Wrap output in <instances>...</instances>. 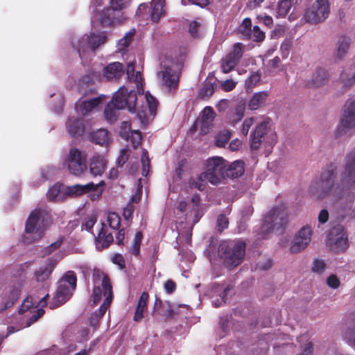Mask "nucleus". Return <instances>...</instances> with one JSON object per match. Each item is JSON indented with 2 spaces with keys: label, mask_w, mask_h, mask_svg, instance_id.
I'll return each mask as SVG.
<instances>
[{
  "label": "nucleus",
  "mask_w": 355,
  "mask_h": 355,
  "mask_svg": "<svg viewBox=\"0 0 355 355\" xmlns=\"http://www.w3.org/2000/svg\"><path fill=\"white\" fill-rule=\"evenodd\" d=\"M49 297L48 293L44 294L43 296H29L26 297L22 302L19 313L20 314H26V316L31 317L27 319L26 324L24 327H30L33 323L36 322L44 313L43 307L46 304V298Z\"/></svg>",
  "instance_id": "obj_8"
},
{
  "label": "nucleus",
  "mask_w": 355,
  "mask_h": 355,
  "mask_svg": "<svg viewBox=\"0 0 355 355\" xmlns=\"http://www.w3.org/2000/svg\"><path fill=\"white\" fill-rule=\"evenodd\" d=\"M141 162L142 164V175L147 176L150 168V160L147 156V150L145 149L142 150Z\"/></svg>",
  "instance_id": "obj_49"
},
{
  "label": "nucleus",
  "mask_w": 355,
  "mask_h": 355,
  "mask_svg": "<svg viewBox=\"0 0 355 355\" xmlns=\"http://www.w3.org/2000/svg\"><path fill=\"white\" fill-rule=\"evenodd\" d=\"M97 218L95 215H89L87 216L83 224H82V229H85L87 231H90L92 228L94 227V224L96 223Z\"/></svg>",
  "instance_id": "obj_55"
},
{
  "label": "nucleus",
  "mask_w": 355,
  "mask_h": 355,
  "mask_svg": "<svg viewBox=\"0 0 355 355\" xmlns=\"http://www.w3.org/2000/svg\"><path fill=\"white\" fill-rule=\"evenodd\" d=\"M89 139L96 144L107 147L112 141V135L104 128H100L89 134Z\"/></svg>",
  "instance_id": "obj_27"
},
{
  "label": "nucleus",
  "mask_w": 355,
  "mask_h": 355,
  "mask_svg": "<svg viewBox=\"0 0 355 355\" xmlns=\"http://www.w3.org/2000/svg\"><path fill=\"white\" fill-rule=\"evenodd\" d=\"M328 78L327 71L322 68L317 69L312 76V84L315 87H320L324 85Z\"/></svg>",
  "instance_id": "obj_39"
},
{
  "label": "nucleus",
  "mask_w": 355,
  "mask_h": 355,
  "mask_svg": "<svg viewBox=\"0 0 355 355\" xmlns=\"http://www.w3.org/2000/svg\"><path fill=\"white\" fill-rule=\"evenodd\" d=\"M135 35V31H130L120 39L116 44V52L121 53L122 55L128 51L130 45Z\"/></svg>",
  "instance_id": "obj_36"
},
{
  "label": "nucleus",
  "mask_w": 355,
  "mask_h": 355,
  "mask_svg": "<svg viewBox=\"0 0 355 355\" xmlns=\"http://www.w3.org/2000/svg\"><path fill=\"white\" fill-rule=\"evenodd\" d=\"M120 135L127 141H130L134 148L141 144V132L139 130H131V124L128 121H123L121 123Z\"/></svg>",
  "instance_id": "obj_24"
},
{
  "label": "nucleus",
  "mask_w": 355,
  "mask_h": 355,
  "mask_svg": "<svg viewBox=\"0 0 355 355\" xmlns=\"http://www.w3.org/2000/svg\"><path fill=\"white\" fill-rule=\"evenodd\" d=\"M102 0H92L93 19L98 21L103 26H111L120 23L121 19L112 16L113 10L110 8L101 9Z\"/></svg>",
  "instance_id": "obj_16"
},
{
  "label": "nucleus",
  "mask_w": 355,
  "mask_h": 355,
  "mask_svg": "<svg viewBox=\"0 0 355 355\" xmlns=\"http://www.w3.org/2000/svg\"><path fill=\"white\" fill-rule=\"evenodd\" d=\"M105 183L101 181L98 184L90 182L86 184H74L71 186H65V197L73 198L78 197L85 193H89V197L92 201L99 199L103 193L102 187Z\"/></svg>",
  "instance_id": "obj_14"
},
{
  "label": "nucleus",
  "mask_w": 355,
  "mask_h": 355,
  "mask_svg": "<svg viewBox=\"0 0 355 355\" xmlns=\"http://www.w3.org/2000/svg\"><path fill=\"white\" fill-rule=\"evenodd\" d=\"M65 186L60 183H55L49 188L46 193V197L49 200L60 201L66 198Z\"/></svg>",
  "instance_id": "obj_34"
},
{
  "label": "nucleus",
  "mask_w": 355,
  "mask_h": 355,
  "mask_svg": "<svg viewBox=\"0 0 355 355\" xmlns=\"http://www.w3.org/2000/svg\"><path fill=\"white\" fill-rule=\"evenodd\" d=\"M182 65L181 62L171 59H166L161 62L157 78L159 83L167 91L178 87Z\"/></svg>",
  "instance_id": "obj_5"
},
{
  "label": "nucleus",
  "mask_w": 355,
  "mask_h": 355,
  "mask_svg": "<svg viewBox=\"0 0 355 355\" xmlns=\"http://www.w3.org/2000/svg\"><path fill=\"white\" fill-rule=\"evenodd\" d=\"M205 182H207V180H201L200 175L196 178H191L189 182L190 188H196L199 191H202L205 189L206 184Z\"/></svg>",
  "instance_id": "obj_47"
},
{
  "label": "nucleus",
  "mask_w": 355,
  "mask_h": 355,
  "mask_svg": "<svg viewBox=\"0 0 355 355\" xmlns=\"http://www.w3.org/2000/svg\"><path fill=\"white\" fill-rule=\"evenodd\" d=\"M76 277L73 271L67 272L58 283L56 292L49 304L51 309H55L65 303L71 297L76 287Z\"/></svg>",
  "instance_id": "obj_7"
},
{
  "label": "nucleus",
  "mask_w": 355,
  "mask_h": 355,
  "mask_svg": "<svg viewBox=\"0 0 355 355\" xmlns=\"http://www.w3.org/2000/svg\"><path fill=\"white\" fill-rule=\"evenodd\" d=\"M142 240V234L141 232H137L134 240L131 244V246L130 247L129 252L137 256L139 254L140 252V246H141V242Z\"/></svg>",
  "instance_id": "obj_44"
},
{
  "label": "nucleus",
  "mask_w": 355,
  "mask_h": 355,
  "mask_svg": "<svg viewBox=\"0 0 355 355\" xmlns=\"http://www.w3.org/2000/svg\"><path fill=\"white\" fill-rule=\"evenodd\" d=\"M128 150L126 148L120 150L119 155L116 159V163L119 166L123 165L128 159Z\"/></svg>",
  "instance_id": "obj_59"
},
{
  "label": "nucleus",
  "mask_w": 355,
  "mask_h": 355,
  "mask_svg": "<svg viewBox=\"0 0 355 355\" xmlns=\"http://www.w3.org/2000/svg\"><path fill=\"white\" fill-rule=\"evenodd\" d=\"M165 0H152L150 2V16L152 21L158 22L166 15Z\"/></svg>",
  "instance_id": "obj_28"
},
{
  "label": "nucleus",
  "mask_w": 355,
  "mask_h": 355,
  "mask_svg": "<svg viewBox=\"0 0 355 355\" xmlns=\"http://www.w3.org/2000/svg\"><path fill=\"white\" fill-rule=\"evenodd\" d=\"M245 244L236 241L234 244L222 242L218 248V253L227 267H235L240 264L245 256Z\"/></svg>",
  "instance_id": "obj_11"
},
{
  "label": "nucleus",
  "mask_w": 355,
  "mask_h": 355,
  "mask_svg": "<svg viewBox=\"0 0 355 355\" xmlns=\"http://www.w3.org/2000/svg\"><path fill=\"white\" fill-rule=\"evenodd\" d=\"M288 222V211L281 206L272 209L264 218L261 232L267 234L272 231H280Z\"/></svg>",
  "instance_id": "obj_12"
},
{
  "label": "nucleus",
  "mask_w": 355,
  "mask_h": 355,
  "mask_svg": "<svg viewBox=\"0 0 355 355\" xmlns=\"http://www.w3.org/2000/svg\"><path fill=\"white\" fill-rule=\"evenodd\" d=\"M260 79L261 73L258 71L253 72L245 80V85L247 87L252 88L260 81Z\"/></svg>",
  "instance_id": "obj_53"
},
{
  "label": "nucleus",
  "mask_w": 355,
  "mask_h": 355,
  "mask_svg": "<svg viewBox=\"0 0 355 355\" xmlns=\"http://www.w3.org/2000/svg\"><path fill=\"white\" fill-rule=\"evenodd\" d=\"M17 297H18V291L17 290L13 289V290L10 291L9 295H8V301L4 304V308L6 309L8 307L12 306L14 302L16 301Z\"/></svg>",
  "instance_id": "obj_61"
},
{
  "label": "nucleus",
  "mask_w": 355,
  "mask_h": 355,
  "mask_svg": "<svg viewBox=\"0 0 355 355\" xmlns=\"http://www.w3.org/2000/svg\"><path fill=\"white\" fill-rule=\"evenodd\" d=\"M352 39L347 35H341L336 42V56L339 59H343L347 54Z\"/></svg>",
  "instance_id": "obj_31"
},
{
  "label": "nucleus",
  "mask_w": 355,
  "mask_h": 355,
  "mask_svg": "<svg viewBox=\"0 0 355 355\" xmlns=\"http://www.w3.org/2000/svg\"><path fill=\"white\" fill-rule=\"evenodd\" d=\"M137 95L133 90H128L125 87H121L116 91L112 98L110 104H108L104 112L105 117L108 121L115 119L116 111L112 109V106L116 110L127 108L130 112L136 110Z\"/></svg>",
  "instance_id": "obj_4"
},
{
  "label": "nucleus",
  "mask_w": 355,
  "mask_h": 355,
  "mask_svg": "<svg viewBox=\"0 0 355 355\" xmlns=\"http://www.w3.org/2000/svg\"><path fill=\"white\" fill-rule=\"evenodd\" d=\"M215 112L211 107H205L202 111L201 119L213 123L215 118Z\"/></svg>",
  "instance_id": "obj_52"
},
{
  "label": "nucleus",
  "mask_w": 355,
  "mask_h": 355,
  "mask_svg": "<svg viewBox=\"0 0 355 355\" xmlns=\"http://www.w3.org/2000/svg\"><path fill=\"white\" fill-rule=\"evenodd\" d=\"M113 236L111 234L107 233L104 223H101V230L96 237L97 248H98V244H101L102 248H107L113 242Z\"/></svg>",
  "instance_id": "obj_37"
},
{
  "label": "nucleus",
  "mask_w": 355,
  "mask_h": 355,
  "mask_svg": "<svg viewBox=\"0 0 355 355\" xmlns=\"http://www.w3.org/2000/svg\"><path fill=\"white\" fill-rule=\"evenodd\" d=\"M103 95L89 98V99H79L75 105L76 110L78 114L86 115L93 110L96 109L97 106L102 102Z\"/></svg>",
  "instance_id": "obj_23"
},
{
  "label": "nucleus",
  "mask_w": 355,
  "mask_h": 355,
  "mask_svg": "<svg viewBox=\"0 0 355 355\" xmlns=\"http://www.w3.org/2000/svg\"><path fill=\"white\" fill-rule=\"evenodd\" d=\"M245 104L242 101L232 106V110L227 113L226 120L228 123L234 126L244 116Z\"/></svg>",
  "instance_id": "obj_25"
},
{
  "label": "nucleus",
  "mask_w": 355,
  "mask_h": 355,
  "mask_svg": "<svg viewBox=\"0 0 355 355\" xmlns=\"http://www.w3.org/2000/svg\"><path fill=\"white\" fill-rule=\"evenodd\" d=\"M87 155L76 148H71L64 159L63 164L67 167L70 174L80 176L86 170Z\"/></svg>",
  "instance_id": "obj_15"
},
{
  "label": "nucleus",
  "mask_w": 355,
  "mask_h": 355,
  "mask_svg": "<svg viewBox=\"0 0 355 355\" xmlns=\"http://www.w3.org/2000/svg\"><path fill=\"white\" fill-rule=\"evenodd\" d=\"M148 300V293L144 292L138 301L136 311L134 316V320L135 321L141 320L144 317V312L146 309L147 302Z\"/></svg>",
  "instance_id": "obj_38"
},
{
  "label": "nucleus",
  "mask_w": 355,
  "mask_h": 355,
  "mask_svg": "<svg viewBox=\"0 0 355 355\" xmlns=\"http://www.w3.org/2000/svg\"><path fill=\"white\" fill-rule=\"evenodd\" d=\"M50 216L43 209H35L29 215L23 235L25 243H32L41 239L49 224Z\"/></svg>",
  "instance_id": "obj_3"
},
{
  "label": "nucleus",
  "mask_w": 355,
  "mask_h": 355,
  "mask_svg": "<svg viewBox=\"0 0 355 355\" xmlns=\"http://www.w3.org/2000/svg\"><path fill=\"white\" fill-rule=\"evenodd\" d=\"M270 119L265 118L258 123L250 136V147L252 150H258L262 144L274 146L277 140V134L270 128Z\"/></svg>",
  "instance_id": "obj_6"
},
{
  "label": "nucleus",
  "mask_w": 355,
  "mask_h": 355,
  "mask_svg": "<svg viewBox=\"0 0 355 355\" xmlns=\"http://www.w3.org/2000/svg\"><path fill=\"white\" fill-rule=\"evenodd\" d=\"M231 131L229 130H223L216 136L215 144L218 147H225L227 141L231 137Z\"/></svg>",
  "instance_id": "obj_42"
},
{
  "label": "nucleus",
  "mask_w": 355,
  "mask_h": 355,
  "mask_svg": "<svg viewBox=\"0 0 355 355\" xmlns=\"http://www.w3.org/2000/svg\"><path fill=\"white\" fill-rule=\"evenodd\" d=\"M312 236V228L309 225L301 227L295 234L290 246L292 253H298L304 250L310 243Z\"/></svg>",
  "instance_id": "obj_18"
},
{
  "label": "nucleus",
  "mask_w": 355,
  "mask_h": 355,
  "mask_svg": "<svg viewBox=\"0 0 355 355\" xmlns=\"http://www.w3.org/2000/svg\"><path fill=\"white\" fill-rule=\"evenodd\" d=\"M265 38V33L263 32L259 26H255L252 29L251 35L246 39H252L255 42L263 41Z\"/></svg>",
  "instance_id": "obj_48"
},
{
  "label": "nucleus",
  "mask_w": 355,
  "mask_h": 355,
  "mask_svg": "<svg viewBox=\"0 0 355 355\" xmlns=\"http://www.w3.org/2000/svg\"><path fill=\"white\" fill-rule=\"evenodd\" d=\"M326 269V263L324 261L320 259L315 260L312 270L314 272L322 274Z\"/></svg>",
  "instance_id": "obj_58"
},
{
  "label": "nucleus",
  "mask_w": 355,
  "mask_h": 355,
  "mask_svg": "<svg viewBox=\"0 0 355 355\" xmlns=\"http://www.w3.org/2000/svg\"><path fill=\"white\" fill-rule=\"evenodd\" d=\"M245 172V164L241 160H236L228 164L225 160V180L227 178H238Z\"/></svg>",
  "instance_id": "obj_26"
},
{
  "label": "nucleus",
  "mask_w": 355,
  "mask_h": 355,
  "mask_svg": "<svg viewBox=\"0 0 355 355\" xmlns=\"http://www.w3.org/2000/svg\"><path fill=\"white\" fill-rule=\"evenodd\" d=\"M107 221L112 229L117 230L120 226L121 218L116 213L109 212L107 216Z\"/></svg>",
  "instance_id": "obj_45"
},
{
  "label": "nucleus",
  "mask_w": 355,
  "mask_h": 355,
  "mask_svg": "<svg viewBox=\"0 0 355 355\" xmlns=\"http://www.w3.org/2000/svg\"><path fill=\"white\" fill-rule=\"evenodd\" d=\"M200 202V196L196 194L193 196L191 202H189V207H191L193 211L195 214V218L193 219V223H196L199 220L200 216H198V214L197 213L198 211V203Z\"/></svg>",
  "instance_id": "obj_50"
},
{
  "label": "nucleus",
  "mask_w": 355,
  "mask_h": 355,
  "mask_svg": "<svg viewBox=\"0 0 355 355\" xmlns=\"http://www.w3.org/2000/svg\"><path fill=\"white\" fill-rule=\"evenodd\" d=\"M327 285L332 289H337L340 287L341 282L336 275H329L326 280Z\"/></svg>",
  "instance_id": "obj_56"
},
{
  "label": "nucleus",
  "mask_w": 355,
  "mask_h": 355,
  "mask_svg": "<svg viewBox=\"0 0 355 355\" xmlns=\"http://www.w3.org/2000/svg\"><path fill=\"white\" fill-rule=\"evenodd\" d=\"M225 171V159L222 157H211L206 160L205 171L200 174V178L217 186L224 183Z\"/></svg>",
  "instance_id": "obj_10"
},
{
  "label": "nucleus",
  "mask_w": 355,
  "mask_h": 355,
  "mask_svg": "<svg viewBox=\"0 0 355 355\" xmlns=\"http://www.w3.org/2000/svg\"><path fill=\"white\" fill-rule=\"evenodd\" d=\"M267 91H261L255 92L248 102V107L250 110H257L266 104L268 97Z\"/></svg>",
  "instance_id": "obj_30"
},
{
  "label": "nucleus",
  "mask_w": 355,
  "mask_h": 355,
  "mask_svg": "<svg viewBox=\"0 0 355 355\" xmlns=\"http://www.w3.org/2000/svg\"><path fill=\"white\" fill-rule=\"evenodd\" d=\"M107 159L103 155H95L91 159L89 169L94 176H101L105 171Z\"/></svg>",
  "instance_id": "obj_29"
},
{
  "label": "nucleus",
  "mask_w": 355,
  "mask_h": 355,
  "mask_svg": "<svg viewBox=\"0 0 355 355\" xmlns=\"http://www.w3.org/2000/svg\"><path fill=\"white\" fill-rule=\"evenodd\" d=\"M126 74L130 81L136 84L137 92L139 94L143 90L142 78L139 71L135 72V62H130L126 68Z\"/></svg>",
  "instance_id": "obj_35"
},
{
  "label": "nucleus",
  "mask_w": 355,
  "mask_h": 355,
  "mask_svg": "<svg viewBox=\"0 0 355 355\" xmlns=\"http://www.w3.org/2000/svg\"><path fill=\"white\" fill-rule=\"evenodd\" d=\"M292 3L290 0H281L277 6V15L281 17H285L290 11Z\"/></svg>",
  "instance_id": "obj_43"
},
{
  "label": "nucleus",
  "mask_w": 355,
  "mask_h": 355,
  "mask_svg": "<svg viewBox=\"0 0 355 355\" xmlns=\"http://www.w3.org/2000/svg\"><path fill=\"white\" fill-rule=\"evenodd\" d=\"M230 291V288L227 286V288L223 290V292L219 294L220 299H218L216 301H213V304L216 307L220 306L223 302H226L225 295ZM222 291L221 288H216L214 291L215 293H220Z\"/></svg>",
  "instance_id": "obj_54"
},
{
  "label": "nucleus",
  "mask_w": 355,
  "mask_h": 355,
  "mask_svg": "<svg viewBox=\"0 0 355 355\" xmlns=\"http://www.w3.org/2000/svg\"><path fill=\"white\" fill-rule=\"evenodd\" d=\"M212 125L213 123L200 119L193 124L191 128V130L194 131L197 129H199L200 133L201 135H206L210 131Z\"/></svg>",
  "instance_id": "obj_41"
},
{
  "label": "nucleus",
  "mask_w": 355,
  "mask_h": 355,
  "mask_svg": "<svg viewBox=\"0 0 355 355\" xmlns=\"http://www.w3.org/2000/svg\"><path fill=\"white\" fill-rule=\"evenodd\" d=\"M329 241L334 250L338 252L345 251L349 245L347 229L340 225L332 227L329 232Z\"/></svg>",
  "instance_id": "obj_17"
},
{
  "label": "nucleus",
  "mask_w": 355,
  "mask_h": 355,
  "mask_svg": "<svg viewBox=\"0 0 355 355\" xmlns=\"http://www.w3.org/2000/svg\"><path fill=\"white\" fill-rule=\"evenodd\" d=\"M68 132L73 137L81 135L84 132V125L80 119L75 116L69 118L67 122Z\"/></svg>",
  "instance_id": "obj_33"
},
{
  "label": "nucleus",
  "mask_w": 355,
  "mask_h": 355,
  "mask_svg": "<svg viewBox=\"0 0 355 355\" xmlns=\"http://www.w3.org/2000/svg\"><path fill=\"white\" fill-rule=\"evenodd\" d=\"M58 260L59 259L51 258L43 266L40 267L35 271V279L38 282H43L44 288L48 286V283L46 282V281L49 279Z\"/></svg>",
  "instance_id": "obj_21"
},
{
  "label": "nucleus",
  "mask_w": 355,
  "mask_h": 355,
  "mask_svg": "<svg viewBox=\"0 0 355 355\" xmlns=\"http://www.w3.org/2000/svg\"><path fill=\"white\" fill-rule=\"evenodd\" d=\"M107 42V35L105 33L98 34L91 33L81 37H74L71 40V45L75 49L80 58L84 59L87 53H93L98 46Z\"/></svg>",
  "instance_id": "obj_9"
},
{
  "label": "nucleus",
  "mask_w": 355,
  "mask_h": 355,
  "mask_svg": "<svg viewBox=\"0 0 355 355\" xmlns=\"http://www.w3.org/2000/svg\"><path fill=\"white\" fill-rule=\"evenodd\" d=\"M338 168L331 164L321 174L320 180L313 182L309 189L312 198L321 200L329 197L332 200L352 202L355 196V155L346 159L344 170L337 181Z\"/></svg>",
  "instance_id": "obj_1"
},
{
  "label": "nucleus",
  "mask_w": 355,
  "mask_h": 355,
  "mask_svg": "<svg viewBox=\"0 0 355 355\" xmlns=\"http://www.w3.org/2000/svg\"><path fill=\"white\" fill-rule=\"evenodd\" d=\"M181 3L183 6H187L189 3H191L203 8L208 5L209 0H182Z\"/></svg>",
  "instance_id": "obj_63"
},
{
  "label": "nucleus",
  "mask_w": 355,
  "mask_h": 355,
  "mask_svg": "<svg viewBox=\"0 0 355 355\" xmlns=\"http://www.w3.org/2000/svg\"><path fill=\"white\" fill-rule=\"evenodd\" d=\"M243 45L236 43L234 45L232 51L221 60L220 67L223 73L230 72L238 64L243 55Z\"/></svg>",
  "instance_id": "obj_19"
},
{
  "label": "nucleus",
  "mask_w": 355,
  "mask_h": 355,
  "mask_svg": "<svg viewBox=\"0 0 355 355\" xmlns=\"http://www.w3.org/2000/svg\"><path fill=\"white\" fill-rule=\"evenodd\" d=\"M313 343L311 341H306L301 347V352L297 355H313Z\"/></svg>",
  "instance_id": "obj_57"
},
{
  "label": "nucleus",
  "mask_w": 355,
  "mask_h": 355,
  "mask_svg": "<svg viewBox=\"0 0 355 355\" xmlns=\"http://www.w3.org/2000/svg\"><path fill=\"white\" fill-rule=\"evenodd\" d=\"M130 0H111L110 4L111 7L110 8L113 10L112 16L119 17L121 19V22L124 19L122 17V13L119 12L120 10L123 9L125 7Z\"/></svg>",
  "instance_id": "obj_40"
},
{
  "label": "nucleus",
  "mask_w": 355,
  "mask_h": 355,
  "mask_svg": "<svg viewBox=\"0 0 355 355\" xmlns=\"http://www.w3.org/2000/svg\"><path fill=\"white\" fill-rule=\"evenodd\" d=\"M146 105L141 107V110L137 113V117L141 125H146L148 114L154 116L155 114L157 101L148 92L144 95Z\"/></svg>",
  "instance_id": "obj_20"
},
{
  "label": "nucleus",
  "mask_w": 355,
  "mask_h": 355,
  "mask_svg": "<svg viewBox=\"0 0 355 355\" xmlns=\"http://www.w3.org/2000/svg\"><path fill=\"white\" fill-rule=\"evenodd\" d=\"M123 73L121 63L115 62L104 68L103 75L107 80H113L119 78Z\"/></svg>",
  "instance_id": "obj_32"
},
{
  "label": "nucleus",
  "mask_w": 355,
  "mask_h": 355,
  "mask_svg": "<svg viewBox=\"0 0 355 355\" xmlns=\"http://www.w3.org/2000/svg\"><path fill=\"white\" fill-rule=\"evenodd\" d=\"M254 121L255 119L254 117H248L243 121L241 129V133L245 138L247 137L249 130L252 126Z\"/></svg>",
  "instance_id": "obj_51"
},
{
  "label": "nucleus",
  "mask_w": 355,
  "mask_h": 355,
  "mask_svg": "<svg viewBox=\"0 0 355 355\" xmlns=\"http://www.w3.org/2000/svg\"><path fill=\"white\" fill-rule=\"evenodd\" d=\"M236 83L232 80H226L222 82L221 87L226 91H232L236 87Z\"/></svg>",
  "instance_id": "obj_64"
},
{
  "label": "nucleus",
  "mask_w": 355,
  "mask_h": 355,
  "mask_svg": "<svg viewBox=\"0 0 355 355\" xmlns=\"http://www.w3.org/2000/svg\"><path fill=\"white\" fill-rule=\"evenodd\" d=\"M232 105L229 100L221 99L216 105V108L219 112H225L230 107H232Z\"/></svg>",
  "instance_id": "obj_60"
},
{
  "label": "nucleus",
  "mask_w": 355,
  "mask_h": 355,
  "mask_svg": "<svg viewBox=\"0 0 355 355\" xmlns=\"http://www.w3.org/2000/svg\"><path fill=\"white\" fill-rule=\"evenodd\" d=\"M228 219L223 215H220L217 219V227L218 230L222 232L223 230L226 229L228 226Z\"/></svg>",
  "instance_id": "obj_62"
},
{
  "label": "nucleus",
  "mask_w": 355,
  "mask_h": 355,
  "mask_svg": "<svg viewBox=\"0 0 355 355\" xmlns=\"http://www.w3.org/2000/svg\"><path fill=\"white\" fill-rule=\"evenodd\" d=\"M340 123L341 127L338 129V135H343L341 128L352 129L355 127V101L347 104Z\"/></svg>",
  "instance_id": "obj_22"
},
{
  "label": "nucleus",
  "mask_w": 355,
  "mask_h": 355,
  "mask_svg": "<svg viewBox=\"0 0 355 355\" xmlns=\"http://www.w3.org/2000/svg\"><path fill=\"white\" fill-rule=\"evenodd\" d=\"M329 13V0H315L306 9L303 19L306 23L316 25L325 21Z\"/></svg>",
  "instance_id": "obj_13"
},
{
  "label": "nucleus",
  "mask_w": 355,
  "mask_h": 355,
  "mask_svg": "<svg viewBox=\"0 0 355 355\" xmlns=\"http://www.w3.org/2000/svg\"><path fill=\"white\" fill-rule=\"evenodd\" d=\"M93 289L90 295V301L94 304L102 302L94 318L90 320V324L95 326L99 319L105 314L112 301V287L108 277L100 270H94L92 275Z\"/></svg>",
  "instance_id": "obj_2"
},
{
  "label": "nucleus",
  "mask_w": 355,
  "mask_h": 355,
  "mask_svg": "<svg viewBox=\"0 0 355 355\" xmlns=\"http://www.w3.org/2000/svg\"><path fill=\"white\" fill-rule=\"evenodd\" d=\"M239 31L245 38L250 36L252 32V22L250 19L245 18L243 21V23L239 26Z\"/></svg>",
  "instance_id": "obj_46"
}]
</instances>
